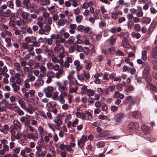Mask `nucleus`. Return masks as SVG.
Masks as SVG:
<instances>
[{
    "mask_svg": "<svg viewBox=\"0 0 157 157\" xmlns=\"http://www.w3.org/2000/svg\"><path fill=\"white\" fill-rule=\"evenodd\" d=\"M142 67L144 68V70L143 72V75L150 74L149 71L151 70V67L148 63L146 62H143Z\"/></svg>",
    "mask_w": 157,
    "mask_h": 157,
    "instance_id": "nucleus-1",
    "label": "nucleus"
},
{
    "mask_svg": "<svg viewBox=\"0 0 157 157\" xmlns=\"http://www.w3.org/2000/svg\"><path fill=\"white\" fill-rule=\"evenodd\" d=\"M125 117L124 114L121 113H117L114 117V119L115 121L117 122H121L122 121V120L124 119Z\"/></svg>",
    "mask_w": 157,
    "mask_h": 157,
    "instance_id": "nucleus-2",
    "label": "nucleus"
},
{
    "mask_svg": "<svg viewBox=\"0 0 157 157\" xmlns=\"http://www.w3.org/2000/svg\"><path fill=\"white\" fill-rule=\"evenodd\" d=\"M53 88L52 86H48L44 89L43 91L45 93L47 97L50 98L52 95L51 92L53 91Z\"/></svg>",
    "mask_w": 157,
    "mask_h": 157,
    "instance_id": "nucleus-3",
    "label": "nucleus"
},
{
    "mask_svg": "<svg viewBox=\"0 0 157 157\" xmlns=\"http://www.w3.org/2000/svg\"><path fill=\"white\" fill-rule=\"evenodd\" d=\"M54 73L52 71H50L48 72L47 74L48 78L46 81L47 83L49 84L51 82L52 80V78L54 77Z\"/></svg>",
    "mask_w": 157,
    "mask_h": 157,
    "instance_id": "nucleus-4",
    "label": "nucleus"
},
{
    "mask_svg": "<svg viewBox=\"0 0 157 157\" xmlns=\"http://www.w3.org/2000/svg\"><path fill=\"white\" fill-rule=\"evenodd\" d=\"M139 127V124L136 122H131L128 125V128L132 130L136 129Z\"/></svg>",
    "mask_w": 157,
    "mask_h": 157,
    "instance_id": "nucleus-5",
    "label": "nucleus"
},
{
    "mask_svg": "<svg viewBox=\"0 0 157 157\" xmlns=\"http://www.w3.org/2000/svg\"><path fill=\"white\" fill-rule=\"evenodd\" d=\"M54 122L56 123V124L55 125V127L59 126L62 124L63 122L59 114H58L56 116V118L54 120Z\"/></svg>",
    "mask_w": 157,
    "mask_h": 157,
    "instance_id": "nucleus-6",
    "label": "nucleus"
},
{
    "mask_svg": "<svg viewBox=\"0 0 157 157\" xmlns=\"http://www.w3.org/2000/svg\"><path fill=\"white\" fill-rule=\"evenodd\" d=\"M74 64L76 66V69L78 71H80L82 68V66L81 65L80 63L78 60H75L74 61Z\"/></svg>",
    "mask_w": 157,
    "mask_h": 157,
    "instance_id": "nucleus-7",
    "label": "nucleus"
},
{
    "mask_svg": "<svg viewBox=\"0 0 157 157\" xmlns=\"http://www.w3.org/2000/svg\"><path fill=\"white\" fill-rule=\"evenodd\" d=\"M151 55L153 58L157 59V46L155 47L152 50Z\"/></svg>",
    "mask_w": 157,
    "mask_h": 157,
    "instance_id": "nucleus-8",
    "label": "nucleus"
},
{
    "mask_svg": "<svg viewBox=\"0 0 157 157\" xmlns=\"http://www.w3.org/2000/svg\"><path fill=\"white\" fill-rule=\"evenodd\" d=\"M156 23V22L155 21H153L152 22L148 29V33H151L154 30L155 27Z\"/></svg>",
    "mask_w": 157,
    "mask_h": 157,
    "instance_id": "nucleus-9",
    "label": "nucleus"
},
{
    "mask_svg": "<svg viewBox=\"0 0 157 157\" xmlns=\"http://www.w3.org/2000/svg\"><path fill=\"white\" fill-rule=\"evenodd\" d=\"M27 77L29 78L30 82L34 81L35 79V77L33 75V72L32 71H29L27 74Z\"/></svg>",
    "mask_w": 157,
    "mask_h": 157,
    "instance_id": "nucleus-10",
    "label": "nucleus"
},
{
    "mask_svg": "<svg viewBox=\"0 0 157 157\" xmlns=\"http://www.w3.org/2000/svg\"><path fill=\"white\" fill-rule=\"evenodd\" d=\"M132 116L135 118H139L141 117V113L140 111H136L132 113Z\"/></svg>",
    "mask_w": 157,
    "mask_h": 157,
    "instance_id": "nucleus-11",
    "label": "nucleus"
},
{
    "mask_svg": "<svg viewBox=\"0 0 157 157\" xmlns=\"http://www.w3.org/2000/svg\"><path fill=\"white\" fill-rule=\"evenodd\" d=\"M143 77L145 78L146 81L147 82V85H148L149 83H150L151 82V75L150 74L145 75H143Z\"/></svg>",
    "mask_w": 157,
    "mask_h": 157,
    "instance_id": "nucleus-12",
    "label": "nucleus"
},
{
    "mask_svg": "<svg viewBox=\"0 0 157 157\" xmlns=\"http://www.w3.org/2000/svg\"><path fill=\"white\" fill-rule=\"evenodd\" d=\"M14 127L18 129V130H20L21 124L20 122L17 120H14L13 121Z\"/></svg>",
    "mask_w": 157,
    "mask_h": 157,
    "instance_id": "nucleus-13",
    "label": "nucleus"
},
{
    "mask_svg": "<svg viewBox=\"0 0 157 157\" xmlns=\"http://www.w3.org/2000/svg\"><path fill=\"white\" fill-rule=\"evenodd\" d=\"M47 8L50 14H52L57 12L56 10H55V6H52L50 7H47Z\"/></svg>",
    "mask_w": 157,
    "mask_h": 157,
    "instance_id": "nucleus-14",
    "label": "nucleus"
},
{
    "mask_svg": "<svg viewBox=\"0 0 157 157\" xmlns=\"http://www.w3.org/2000/svg\"><path fill=\"white\" fill-rule=\"evenodd\" d=\"M122 45L124 47L128 48L130 47V45L128 42L127 40L125 38H124L122 40Z\"/></svg>",
    "mask_w": 157,
    "mask_h": 157,
    "instance_id": "nucleus-15",
    "label": "nucleus"
},
{
    "mask_svg": "<svg viewBox=\"0 0 157 157\" xmlns=\"http://www.w3.org/2000/svg\"><path fill=\"white\" fill-rule=\"evenodd\" d=\"M60 33L61 34V35H63V38L66 39H67L70 36L69 34L67 32H65V31L64 29H62L60 31Z\"/></svg>",
    "mask_w": 157,
    "mask_h": 157,
    "instance_id": "nucleus-16",
    "label": "nucleus"
},
{
    "mask_svg": "<svg viewBox=\"0 0 157 157\" xmlns=\"http://www.w3.org/2000/svg\"><path fill=\"white\" fill-rule=\"evenodd\" d=\"M64 73V71L62 69H59L58 71L56 73V77L57 78H59L61 75Z\"/></svg>",
    "mask_w": 157,
    "mask_h": 157,
    "instance_id": "nucleus-17",
    "label": "nucleus"
},
{
    "mask_svg": "<svg viewBox=\"0 0 157 157\" xmlns=\"http://www.w3.org/2000/svg\"><path fill=\"white\" fill-rule=\"evenodd\" d=\"M67 20L66 19H60L58 20L57 22V24L59 26H63L65 23H67Z\"/></svg>",
    "mask_w": 157,
    "mask_h": 157,
    "instance_id": "nucleus-18",
    "label": "nucleus"
},
{
    "mask_svg": "<svg viewBox=\"0 0 157 157\" xmlns=\"http://www.w3.org/2000/svg\"><path fill=\"white\" fill-rule=\"evenodd\" d=\"M32 151V149L31 148L27 147H25L23 149L21 150V152L25 154V153H29L31 152Z\"/></svg>",
    "mask_w": 157,
    "mask_h": 157,
    "instance_id": "nucleus-19",
    "label": "nucleus"
},
{
    "mask_svg": "<svg viewBox=\"0 0 157 157\" xmlns=\"http://www.w3.org/2000/svg\"><path fill=\"white\" fill-rule=\"evenodd\" d=\"M44 83V80H39L36 82L34 83V86L37 88L42 86Z\"/></svg>",
    "mask_w": 157,
    "mask_h": 157,
    "instance_id": "nucleus-20",
    "label": "nucleus"
},
{
    "mask_svg": "<svg viewBox=\"0 0 157 157\" xmlns=\"http://www.w3.org/2000/svg\"><path fill=\"white\" fill-rule=\"evenodd\" d=\"M12 87L13 88V91L16 92H18L20 89V87L19 86L17 85L16 82H13L12 84Z\"/></svg>",
    "mask_w": 157,
    "mask_h": 157,
    "instance_id": "nucleus-21",
    "label": "nucleus"
},
{
    "mask_svg": "<svg viewBox=\"0 0 157 157\" xmlns=\"http://www.w3.org/2000/svg\"><path fill=\"white\" fill-rule=\"evenodd\" d=\"M114 97L115 98H123L124 95L123 94L120 93L118 91H115L114 94Z\"/></svg>",
    "mask_w": 157,
    "mask_h": 157,
    "instance_id": "nucleus-22",
    "label": "nucleus"
},
{
    "mask_svg": "<svg viewBox=\"0 0 157 157\" xmlns=\"http://www.w3.org/2000/svg\"><path fill=\"white\" fill-rule=\"evenodd\" d=\"M64 49L63 46H55L54 48V51L55 53H59Z\"/></svg>",
    "mask_w": 157,
    "mask_h": 157,
    "instance_id": "nucleus-23",
    "label": "nucleus"
},
{
    "mask_svg": "<svg viewBox=\"0 0 157 157\" xmlns=\"http://www.w3.org/2000/svg\"><path fill=\"white\" fill-rule=\"evenodd\" d=\"M147 85L151 90L156 92H157V88L156 87L153 85L151 83H149Z\"/></svg>",
    "mask_w": 157,
    "mask_h": 157,
    "instance_id": "nucleus-24",
    "label": "nucleus"
},
{
    "mask_svg": "<svg viewBox=\"0 0 157 157\" xmlns=\"http://www.w3.org/2000/svg\"><path fill=\"white\" fill-rule=\"evenodd\" d=\"M142 20L143 23L147 24H149L150 23L151 19L148 17H143L142 19Z\"/></svg>",
    "mask_w": 157,
    "mask_h": 157,
    "instance_id": "nucleus-25",
    "label": "nucleus"
},
{
    "mask_svg": "<svg viewBox=\"0 0 157 157\" xmlns=\"http://www.w3.org/2000/svg\"><path fill=\"white\" fill-rule=\"evenodd\" d=\"M51 37L53 39H56V40H58L60 38L62 37V36L59 34L55 35V34H52L51 35Z\"/></svg>",
    "mask_w": 157,
    "mask_h": 157,
    "instance_id": "nucleus-26",
    "label": "nucleus"
},
{
    "mask_svg": "<svg viewBox=\"0 0 157 157\" xmlns=\"http://www.w3.org/2000/svg\"><path fill=\"white\" fill-rule=\"evenodd\" d=\"M10 132L12 135H15L16 132H19L20 130H18V129L14 127H11L10 128Z\"/></svg>",
    "mask_w": 157,
    "mask_h": 157,
    "instance_id": "nucleus-27",
    "label": "nucleus"
},
{
    "mask_svg": "<svg viewBox=\"0 0 157 157\" xmlns=\"http://www.w3.org/2000/svg\"><path fill=\"white\" fill-rule=\"evenodd\" d=\"M86 94L89 96H92L95 94L94 92L91 89H88L86 91Z\"/></svg>",
    "mask_w": 157,
    "mask_h": 157,
    "instance_id": "nucleus-28",
    "label": "nucleus"
},
{
    "mask_svg": "<svg viewBox=\"0 0 157 157\" xmlns=\"http://www.w3.org/2000/svg\"><path fill=\"white\" fill-rule=\"evenodd\" d=\"M107 50L108 51L107 54L110 55L113 54L115 52V49L113 47H111L108 48Z\"/></svg>",
    "mask_w": 157,
    "mask_h": 157,
    "instance_id": "nucleus-29",
    "label": "nucleus"
},
{
    "mask_svg": "<svg viewBox=\"0 0 157 157\" xmlns=\"http://www.w3.org/2000/svg\"><path fill=\"white\" fill-rule=\"evenodd\" d=\"M75 37L73 36H71L67 40V42L68 44H71L74 41Z\"/></svg>",
    "mask_w": 157,
    "mask_h": 157,
    "instance_id": "nucleus-30",
    "label": "nucleus"
},
{
    "mask_svg": "<svg viewBox=\"0 0 157 157\" xmlns=\"http://www.w3.org/2000/svg\"><path fill=\"white\" fill-rule=\"evenodd\" d=\"M21 17L24 19H26L29 15V14L27 12L22 11L21 13Z\"/></svg>",
    "mask_w": 157,
    "mask_h": 157,
    "instance_id": "nucleus-31",
    "label": "nucleus"
},
{
    "mask_svg": "<svg viewBox=\"0 0 157 157\" xmlns=\"http://www.w3.org/2000/svg\"><path fill=\"white\" fill-rule=\"evenodd\" d=\"M83 19L82 15H78L76 17L75 20L77 23H80Z\"/></svg>",
    "mask_w": 157,
    "mask_h": 157,
    "instance_id": "nucleus-32",
    "label": "nucleus"
},
{
    "mask_svg": "<svg viewBox=\"0 0 157 157\" xmlns=\"http://www.w3.org/2000/svg\"><path fill=\"white\" fill-rule=\"evenodd\" d=\"M11 13V10L10 9H7L3 15L4 17H8Z\"/></svg>",
    "mask_w": 157,
    "mask_h": 157,
    "instance_id": "nucleus-33",
    "label": "nucleus"
},
{
    "mask_svg": "<svg viewBox=\"0 0 157 157\" xmlns=\"http://www.w3.org/2000/svg\"><path fill=\"white\" fill-rule=\"evenodd\" d=\"M85 113L87 115V116L86 117L87 120H90L92 118V115L91 114V113L88 111L86 110L85 111Z\"/></svg>",
    "mask_w": 157,
    "mask_h": 157,
    "instance_id": "nucleus-34",
    "label": "nucleus"
},
{
    "mask_svg": "<svg viewBox=\"0 0 157 157\" xmlns=\"http://www.w3.org/2000/svg\"><path fill=\"white\" fill-rule=\"evenodd\" d=\"M32 43L33 44L29 45V46H33L35 47H39L40 46V44L39 42L37 41L36 40L35 41H32Z\"/></svg>",
    "mask_w": 157,
    "mask_h": 157,
    "instance_id": "nucleus-35",
    "label": "nucleus"
},
{
    "mask_svg": "<svg viewBox=\"0 0 157 157\" xmlns=\"http://www.w3.org/2000/svg\"><path fill=\"white\" fill-rule=\"evenodd\" d=\"M116 37L115 36H112L109 39L110 43L111 45H113L115 42Z\"/></svg>",
    "mask_w": 157,
    "mask_h": 157,
    "instance_id": "nucleus-36",
    "label": "nucleus"
},
{
    "mask_svg": "<svg viewBox=\"0 0 157 157\" xmlns=\"http://www.w3.org/2000/svg\"><path fill=\"white\" fill-rule=\"evenodd\" d=\"M65 149L67 151L70 152L71 153H73V150L70 145H66Z\"/></svg>",
    "mask_w": 157,
    "mask_h": 157,
    "instance_id": "nucleus-37",
    "label": "nucleus"
},
{
    "mask_svg": "<svg viewBox=\"0 0 157 157\" xmlns=\"http://www.w3.org/2000/svg\"><path fill=\"white\" fill-rule=\"evenodd\" d=\"M142 59L145 60L147 59V51L146 50H143L142 52Z\"/></svg>",
    "mask_w": 157,
    "mask_h": 157,
    "instance_id": "nucleus-38",
    "label": "nucleus"
},
{
    "mask_svg": "<svg viewBox=\"0 0 157 157\" xmlns=\"http://www.w3.org/2000/svg\"><path fill=\"white\" fill-rule=\"evenodd\" d=\"M115 85L111 86H109L106 90V92L110 90L111 92L113 91L115 89Z\"/></svg>",
    "mask_w": 157,
    "mask_h": 157,
    "instance_id": "nucleus-39",
    "label": "nucleus"
},
{
    "mask_svg": "<svg viewBox=\"0 0 157 157\" xmlns=\"http://www.w3.org/2000/svg\"><path fill=\"white\" fill-rule=\"evenodd\" d=\"M142 130L145 132H148L149 130V128L147 125H143L141 127Z\"/></svg>",
    "mask_w": 157,
    "mask_h": 157,
    "instance_id": "nucleus-40",
    "label": "nucleus"
},
{
    "mask_svg": "<svg viewBox=\"0 0 157 157\" xmlns=\"http://www.w3.org/2000/svg\"><path fill=\"white\" fill-rule=\"evenodd\" d=\"M14 66L16 68L17 71H20L21 66L19 63L17 62L15 63L14 64Z\"/></svg>",
    "mask_w": 157,
    "mask_h": 157,
    "instance_id": "nucleus-41",
    "label": "nucleus"
},
{
    "mask_svg": "<svg viewBox=\"0 0 157 157\" xmlns=\"http://www.w3.org/2000/svg\"><path fill=\"white\" fill-rule=\"evenodd\" d=\"M134 25V23L131 20L129 21L127 23V26L128 28V29H131L133 27Z\"/></svg>",
    "mask_w": 157,
    "mask_h": 157,
    "instance_id": "nucleus-42",
    "label": "nucleus"
},
{
    "mask_svg": "<svg viewBox=\"0 0 157 157\" xmlns=\"http://www.w3.org/2000/svg\"><path fill=\"white\" fill-rule=\"evenodd\" d=\"M131 35L133 37H135L137 39H139L140 37V34L138 33H136L135 32H132L131 33Z\"/></svg>",
    "mask_w": 157,
    "mask_h": 157,
    "instance_id": "nucleus-43",
    "label": "nucleus"
},
{
    "mask_svg": "<svg viewBox=\"0 0 157 157\" xmlns=\"http://www.w3.org/2000/svg\"><path fill=\"white\" fill-rule=\"evenodd\" d=\"M110 132L108 131H105L103 132L101 134V135L102 137H105L109 135Z\"/></svg>",
    "mask_w": 157,
    "mask_h": 157,
    "instance_id": "nucleus-44",
    "label": "nucleus"
},
{
    "mask_svg": "<svg viewBox=\"0 0 157 157\" xmlns=\"http://www.w3.org/2000/svg\"><path fill=\"white\" fill-rule=\"evenodd\" d=\"M44 39L46 40V41L47 42V43L49 45H50L52 44L53 41V40L51 37L50 38L48 39L45 37Z\"/></svg>",
    "mask_w": 157,
    "mask_h": 157,
    "instance_id": "nucleus-45",
    "label": "nucleus"
},
{
    "mask_svg": "<svg viewBox=\"0 0 157 157\" xmlns=\"http://www.w3.org/2000/svg\"><path fill=\"white\" fill-rule=\"evenodd\" d=\"M96 145L98 147L101 148L104 146L105 143L103 141H99L97 143Z\"/></svg>",
    "mask_w": 157,
    "mask_h": 157,
    "instance_id": "nucleus-46",
    "label": "nucleus"
},
{
    "mask_svg": "<svg viewBox=\"0 0 157 157\" xmlns=\"http://www.w3.org/2000/svg\"><path fill=\"white\" fill-rule=\"evenodd\" d=\"M112 18L114 20H116L117 19L118 14L117 13V12H115L112 13Z\"/></svg>",
    "mask_w": 157,
    "mask_h": 157,
    "instance_id": "nucleus-47",
    "label": "nucleus"
},
{
    "mask_svg": "<svg viewBox=\"0 0 157 157\" xmlns=\"http://www.w3.org/2000/svg\"><path fill=\"white\" fill-rule=\"evenodd\" d=\"M53 66V64L51 62H48L47 64V68L49 70L52 69Z\"/></svg>",
    "mask_w": 157,
    "mask_h": 157,
    "instance_id": "nucleus-48",
    "label": "nucleus"
},
{
    "mask_svg": "<svg viewBox=\"0 0 157 157\" xmlns=\"http://www.w3.org/2000/svg\"><path fill=\"white\" fill-rule=\"evenodd\" d=\"M27 137L30 139H35V136L34 134L32 133H30L28 134Z\"/></svg>",
    "mask_w": 157,
    "mask_h": 157,
    "instance_id": "nucleus-49",
    "label": "nucleus"
},
{
    "mask_svg": "<svg viewBox=\"0 0 157 157\" xmlns=\"http://www.w3.org/2000/svg\"><path fill=\"white\" fill-rule=\"evenodd\" d=\"M40 70L41 73L46 74V67L43 66H41L40 67Z\"/></svg>",
    "mask_w": 157,
    "mask_h": 157,
    "instance_id": "nucleus-50",
    "label": "nucleus"
},
{
    "mask_svg": "<svg viewBox=\"0 0 157 157\" xmlns=\"http://www.w3.org/2000/svg\"><path fill=\"white\" fill-rule=\"evenodd\" d=\"M84 142L83 141L80 140L79 141L78 140V147H81L82 148L84 145Z\"/></svg>",
    "mask_w": 157,
    "mask_h": 157,
    "instance_id": "nucleus-51",
    "label": "nucleus"
},
{
    "mask_svg": "<svg viewBox=\"0 0 157 157\" xmlns=\"http://www.w3.org/2000/svg\"><path fill=\"white\" fill-rule=\"evenodd\" d=\"M30 3V1L29 0H24L23 2V4L25 5H26L27 8H29V5Z\"/></svg>",
    "mask_w": 157,
    "mask_h": 157,
    "instance_id": "nucleus-52",
    "label": "nucleus"
},
{
    "mask_svg": "<svg viewBox=\"0 0 157 157\" xmlns=\"http://www.w3.org/2000/svg\"><path fill=\"white\" fill-rule=\"evenodd\" d=\"M78 120L77 118H75L74 121L72 122V127H75L76 126V125L78 124Z\"/></svg>",
    "mask_w": 157,
    "mask_h": 157,
    "instance_id": "nucleus-53",
    "label": "nucleus"
},
{
    "mask_svg": "<svg viewBox=\"0 0 157 157\" xmlns=\"http://www.w3.org/2000/svg\"><path fill=\"white\" fill-rule=\"evenodd\" d=\"M5 41L7 43V46L8 47L11 45V39L10 38L6 37L5 39Z\"/></svg>",
    "mask_w": 157,
    "mask_h": 157,
    "instance_id": "nucleus-54",
    "label": "nucleus"
},
{
    "mask_svg": "<svg viewBox=\"0 0 157 157\" xmlns=\"http://www.w3.org/2000/svg\"><path fill=\"white\" fill-rule=\"evenodd\" d=\"M44 30L46 32H49L51 29V27L50 25H46L44 27Z\"/></svg>",
    "mask_w": 157,
    "mask_h": 157,
    "instance_id": "nucleus-55",
    "label": "nucleus"
},
{
    "mask_svg": "<svg viewBox=\"0 0 157 157\" xmlns=\"http://www.w3.org/2000/svg\"><path fill=\"white\" fill-rule=\"evenodd\" d=\"M82 51L86 55H88L89 52V49L87 47H84L83 48V50Z\"/></svg>",
    "mask_w": 157,
    "mask_h": 157,
    "instance_id": "nucleus-56",
    "label": "nucleus"
},
{
    "mask_svg": "<svg viewBox=\"0 0 157 157\" xmlns=\"http://www.w3.org/2000/svg\"><path fill=\"white\" fill-rule=\"evenodd\" d=\"M51 59H52V62H53V63H58V59L57 58L56 56H55V55L53 56L52 57Z\"/></svg>",
    "mask_w": 157,
    "mask_h": 157,
    "instance_id": "nucleus-57",
    "label": "nucleus"
},
{
    "mask_svg": "<svg viewBox=\"0 0 157 157\" xmlns=\"http://www.w3.org/2000/svg\"><path fill=\"white\" fill-rule=\"evenodd\" d=\"M83 74L86 79H90V75L88 72H86L85 71H83Z\"/></svg>",
    "mask_w": 157,
    "mask_h": 157,
    "instance_id": "nucleus-58",
    "label": "nucleus"
},
{
    "mask_svg": "<svg viewBox=\"0 0 157 157\" xmlns=\"http://www.w3.org/2000/svg\"><path fill=\"white\" fill-rule=\"evenodd\" d=\"M76 49L78 52H81L83 50V48L81 45H77L76 46Z\"/></svg>",
    "mask_w": 157,
    "mask_h": 157,
    "instance_id": "nucleus-59",
    "label": "nucleus"
},
{
    "mask_svg": "<svg viewBox=\"0 0 157 157\" xmlns=\"http://www.w3.org/2000/svg\"><path fill=\"white\" fill-rule=\"evenodd\" d=\"M153 65V68L157 70V61L155 60H153L152 63Z\"/></svg>",
    "mask_w": 157,
    "mask_h": 157,
    "instance_id": "nucleus-60",
    "label": "nucleus"
},
{
    "mask_svg": "<svg viewBox=\"0 0 157 157\" xmlns=\"http://www.w3.org/2000/svg\"><path fill=\"white\" fill-rule=\"evenodd\" d=\"M123 71L124 72L127 71L129 72L130 70V67H128L127 66H124L123 68Z\"/></svg>",
    "mask_w": 157,
    "mask_h": 157,
    "instance_id": "nucleus-61",
    "label": "nucleus"
},
{
    "mask_svg": "<svg viewBox=\"0 0 157 157\" xmlns=\"http://www.w3.org/2000/svg\"><path fill=\"white\" fill-rule=\"evenodd\" d=\"M21 45L22 47L24 49H26L28 48V45L27 43L23 42L21 43Z\"/></svg>",
    "mask_w": 157,
    "mask_h": 157,
    "instance_id": "nucleus-62",
    "label": "nucleus"
},
{
    "mask_svg": "<svg viewBox=\"0 0 157 157\" xmlns=\"http://www.w3.org/2000/svg\"><path fill=\"white\" fill-rule=\"evenodd\" d=\"M38 130L39 131V133L40 136H42L41 134L43 133L44 132V130L43 128L41 126H40L38 128Z\"/></svg>",
    "mask_w": 157,
    "mask_h": 157,
    "instance_id": "nucleus-63",
    "label": "nucleus"
},
{
    "mask_svg": "<svg viewBox=\"0 0 157 157\" xmlns=\"http://www.w3.org/2000/svg\"><path fill=\"white\" fill-rule=\"evenodd\" d=\"M140 25L139 24H136L135 25L134 29L137 31H139L140 30Z\"/></svg>",
    "mask_w": 157,
    "mask_h": 157,
    "instance_id": "nucleus-64",
    "label": "nucleus"
}]
</instances>
